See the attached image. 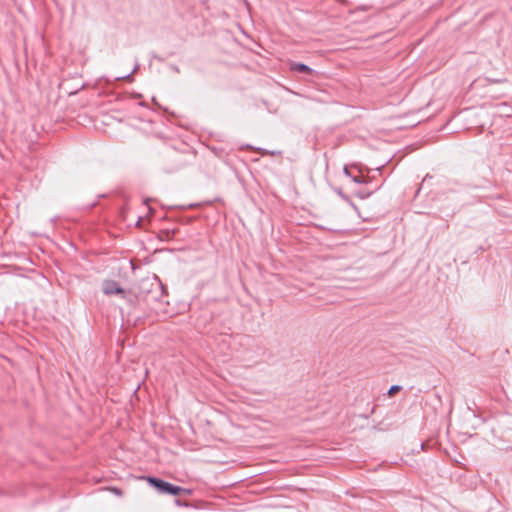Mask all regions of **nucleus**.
Returning <instances> with one entry per match:
<instances>
[{
	"instance_id": "f257e3e1",
	"label": "nucleus",
	"mask_w": 512,
	"mask_h": 512,
	"mask_svg": "<svg viewBox=\"0 0 512 512\" xmlns=\"http://www.w3.org/2000/svg\"><path fill=\"white\" fill-rule=\"evenodd\" d=\"M242 345L244 346L243 359L253 364L261 362L267 352L266 347L251 336H245Z\"/></svg>"
},
{
	"instance_id": "f03ea898",
	"label": "nucleus",
	"mask_w": 512,
	"mask_h": 512,
	"mask_svg": "<svg viewBox=\"0 0 512 512\" xmlns=\"http://www.w3.org/2000/svg\"><path fill=\"white\" fill-rule=\"evenodd\" d=\"M147 482L160 494L177 496L181 494V486L174 485L155 476H147Z\"/></svg>"
},
{
	"instance_id": "7ed1b4c3",
	"label": "nucleus",
	"mask_w": 512,
	"mask_h": 512,
	"mask_svg": "<svg viewBox=\"0 0 512 512\" xmlns=\"http://www.w3.org/2000/svg\"><path fill=\"white\" fill-rule=\"evenodd\" d=\"M148 284L150 286L154 285V283H149L148 281H144L142 283V287L140 288V291L136 295L132 296V295H128L126 293V298H123V299L126 300V302L128 303L129 306L135 307L139 299H145L146 296L148 295V293H150L152 291V289L150 287H147ZM155 286L159 290H161V294H165L166 293V289H165L164 285L160 281L155 283Z\"/></svg>"
},
{
	"instance_id": "20e7f679",
	"label": "nucleus",
	"mask_w": 512,
	"mask_h": 512,
	"mask_svg": "<svg viewBox=\"0 0 512 512\" xmlns=\"http://www.w3.org/2000/svg\"><path fill=\"white\" fill-rule=\"evenodd\" d=\"M102 292L107 296L119 294L122 298H126V291L115 280H105L102 284Z\"/></svg>"
},
{
	"instance_id": "39448f33",
	"label": "nucleus",
	"mask_w": 512,
	"mask_h": 512,
	"mask_svg": "<svg viewBox=\"0 0 512 512\" xmlns=\"http://www.w3.org/2000/svg\"><path fill=\"white\" fill-rule=\"evenodd\" d=\"M290 70L293 71V72H297V73H300V74H308V75H311V76L317 74L314 69H312L308 65H306L304 63H300V62H292L290 64Z\"/></svg>"
},
{
	"instance_id": "423d86ee",
	"label": "nucleus",
	"mask_w": 512,
	"mask_h": 512,
	"mask_svg": "<svg viewBox=\"0 0 512 512\" xmlns=\"http://www.w3.org/2000/svg\"><path fill=\"white\" fill-rule=\"evenodd\" d=\"M140 65L138 62L135 63V66L133 68V70L127 74V75H124V76H120V77H116L115 80H128V81H131L133 79V74L139 69Z\"/></svg>"
},
{
	"instance_id": "0eeeda50",
	"label": "nucleus",
	"mask_w": 512,
	"mask_h": 512,
	"mask_svg": "<svg viewBox=\"0 0 512 512\" xmlns=\"http://www.w3.org/2000/svg\"><path fill=\"white\" fill-rule=\"evenodd\" d=\"M334 191H335V193H336L337 195H339V196H340V198H341V199H343L345 202H347V203L351 204L352 206H354V204H353V202L351 201V199L349 198V196H348V195H346V194L342 191V189H341V188H335V189H334Z\"/></svg>"
},
{
	"instance_id": "6e6552de",
	"label": "nucleus",
	"mask_w": 512,
	"mask_h": 512,
	"mask_svg": "<svg viewBox=\"0 0 512 512\" xmlns=\"http://www.w3.org/2000/svg\"><path fill=\"white\" fill-rule=\"evenodd\" d=\"M402 390V386L400 385H392L388 391H387V395L389 397H392L393 395H395L396 393L400 392Z\"/></svg>"
},
{
	"instance_id": "1a4fd4ad",
	"label": "nucleus",
	"mask_w": 512,
	"mask_h": 512,
	"mask_svg": "<svg viewBox=\"0 0 512 512\" xmlns=\"http://www.w3.org/2000/svg\"><path fill=\"white\" fill-rule=\"evenodd\" d=\"M257 151H259L262 156H265V155L274 156V155H279L281 153L280 151H269L264 148H258Z\"/></svg>"
},
{
	"instance_id": "9d476101",
	"label": "nucleus",
	"mask_w": 512,
	"mask_h": 512,
	"mask_svg": "<svg viewBox=\"0 0 512 512\" xmlns=\"http://www.w3.org/2000/svg\"><path fill=\"white\" fill-rule=\"evenodd\" d=\"M373 192L366 191V190H360L356 193V196L360 199H367L372 195Z\"/></svg>"
},
{
	"instance_id": "9b49d317",
	"label": "nucleus",
	"mask_w": 512,
	"mask_h": 512,
	"mask_svg": "<svg viewBox=\"0 0 512 512\" xmlns=\"http://www.w3.org/2000/svg\"><path fill=\"white\" fill-rule=\"evenodd\" d=\"M351 180L356 183V184H362V183H365L366 181L364 180L363 177L361 176H352L351 177Z\"/></svg>"
},
{
	"instance_id": "f8f14e48",
	"label": "nucleus",
	"mask_w": 512,
	"mask_h": 512,
	"mask_svg": "<svg viewBox=\"0 0 512 512\" xmlns=\"http://www.w3.org/2000/svg\"><path fill=\"white\" fill-rule=\"evenodd\" d=\"M109 490L113 492L116 496L121 497L123 495V492L118 487H110Z\"/></svg>"
},
{
	"instance_id": "ddd939ff",
	"label": "nucleus",
	"mask_w": 512,
	"mask_h": 512,
	"mask_svg": "<svg viewBox=\"0 0 512 512\" xmlns=\"http://www.w3.org/2000/svg\"><path fill=\"white\" fill-rule=\"evenodd\" d=\"M174 231L170 232L169 230L161 231V234L165 236L166 239H170L174 235Z\"/></svg>"
},
{
	"instance_id": "4468645a",
	"label": "nucleus",
	"mask_w": 512,
	"mask_h": 512,
	"mask_svg": "<svg viewBox=\"0 0 512 512\" xmlns=\"http://www.w3.org/2000/svg\"><path fill=\"white\" fill-rule=\"evenodd\" d=\"M343 173H344V175H345V176H347V177H349V178H351V177H352V175H351V173H350V171H349V169H348V167H347V166H344V168H343Z\"/></svg>"
},
{
	"instance_id": "2eb2a0df",
	"label": "nucleus",
	"mask_w": 512,
	"mask_h": 512,
	"mask_svg": "<svg viewBox=\"0 0 512 512\" xmlns=\"http://www.w3.org/2000/svg\"><path fill=\"white\" fill-rule=\"evenodd\" d=\"M181 493H183L185 495H191L192 494V490L181 487Z\"/></svg>"
},
{
	"instance_id": "dca6fc26",
	"label": "nucleus",
	"mask_w": 512,
	"mask_h": 512,
	"mask_svg": "<svg viewBox=\"0 0 512 512\" xmlns=\"http://www.w3.org/2000/svg\"><path fill=\"white\" fill-rule=\"evenodd\" d=\"M175 504H176L177 506H184V507H187V506H188V504H187L186 502H183V501H181V500H179V499H176V500H175Z\"/></svg>"
},
{
	"instance_id": "f3484780",
	"label": "nucleus",
	"mask_w": 512,
	"mask_h": 512,
	"mask_svg": "<svg viewBox=\"0 0 512 512\" xmlns=\"http://www.w3.org/2000/svg\"><path fill=\"white\" fill-rule=\"evenodd\" d=\"M468 188L470 189H481V188H485V185H469Z\"/></svg>"
},
{
	"instance_id": "a211bd4d",
	"label": "nucleus",
	"mask_w": 512,
	"mask_h": 512,
	"mask_svg": "<svg viewBox=\"0 0 512 512\" xmlns=\"http://www.w3.org/2000/svg\"><path fill=\"white\" fill-rule=\"evenodd\" d=\"M170 68H171L174 72H176V73H179V72H180V69H179V67H178L177 65H171V66H170Z\"/></svg>"
},
{
	"instance_id": "6ab92c4d",
	"label": "nucleus",
	"mask_w": 512,
	"mask_h": 512,
	"mask_svg": "<svg viewBox=\"0 0 512 512\" xmlns=\"http://www.w3.org/2000/svg\"><path fill=\"white\" fill-rule=\"evenodd\" d=\"M196 206H198V204H196V203H191V204H189V205L187 206V208L191 209V208H194V207H196Z\"/></svg>"
},
{
	"instance_id": "aec40b11",
	"label": "nucleus",
	"mask_w": 512,
	"mask_h": 512,
	"mask_svg": "<svg viewBox=\"0 0 512 512\" xmlns=\"http://www.w3.org/2000/svg\"><path fill=\"white\" fill-rule=\"evenodd\" d=\"M57 219H58V217L55 216V217L51 218V222L55 223L57 221Z\"/></svg>"
},
{
	"instance_id": "412c9836",
	"label": "nucleus",
	"mask_w": 512,
	"mask_h": 512,
	"mask_svg": "<svg viewBox=\"0 0 512 512\" xmlns=\"http://www.w3.org/2000/svg\"><path fill=\"white\" fill-rule=\"evenodd\" d=\"M246 148H248V149H254V148H253V146H251V145H247V146H246Z\"/></svg>"
},
{
	"instance_id": "4be33fe9",
	"label": "nucleus",
	"mask_w": 512,
	"mask_h": 512,
	"mask_svg": "<svg viewBox=\"0 0 512 512\" xmlns=\"http://www.w3.org/2000/svg\"><path fill=\"white\" fill-rule=\"evenodd\" d=\"M140 222H141V217H138L137 225H139Z\"/></svg>"
}]
</instances>
